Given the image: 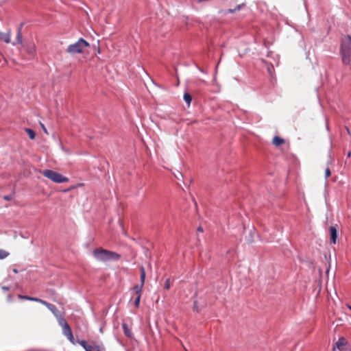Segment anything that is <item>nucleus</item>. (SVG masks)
I'll return each mask as SVG.
<instances>
[{"label":"nucleus","instance_id":"nucleus-1","mask_svg":"<svg viewBox=\"0 0 351 351\" xmlns=\"http://www.w3.org/2000/svg\"><path fill=\"white\" fill-rule=\"evenodd\" d=\"M93 256L99 261L107 262L110 261H118L121 255L117 252L98 247L93 251Z\"/></svg>","mask_w":351,"mask_h":351},{"label":"nucleus","instance_id":"nucleus-19","mask_svg":"<svg viewBox=\"0 0 351 351\" xmlns=\"http://www.w3.org/2000/svg\"><path fill=\"white\" fill-rule=\"evenodd\" d=\"M25 131L31 139H34V138L36 136V134L33 130L27 128V129H25Z\"/></svg>","mask_w":351,"mask_h":351},{"label":"nucleus","instance_id":"nucleus-5","mask_svg":"<svg viewBox=\"0 0 351 351\" xmlns=\"http://www.w3.org/2000/svg\"><path fill=\"white\" fill-rule=\"evenodd\" d=\"M332 350L333 351H351V346L346 338L341 337L334 343Z\"/></svg>","mask_w":351,"mask_h":351},{"label":"nucleus","instance_id":"nucleus-29","mask_svg":"<svg viewBox=\"0 0 351 351\" xmlns=\"http://www.w3.org/2000/svg\"><path fill=\"white\" fill-rule=\"evenodd\" d=\"M13 272L15 273V274H17L18 273V270L16 269H13Z\"/></svg>","mask_w":351,"mask_h":351},{"label":"nucleus","instance_id":"nucleus-23","mask_svg":"<svg viewBox=\"0 0 351 351\" xmlns=\"http://www.w3.org/2000/svg\"><path fill=\"white\" fill-rule=\"evenodd\" d=\"M13 197H14L13 195H5L3 197V199L6 201H11V200H12Z\"/></svg>","mask_w":351,"mask_h":351},{"label":"nucleus","instance_id":"nucleus-12","mask_svg":"<svg viewBox=\"0 0 351 351\" xmlns=\"http://www.w3.org/2000/svg\"><path fill=\"white\" fill-rule=\"evenodd\" d=\"M284 143L285 140L280 136H275L272 139V144L276 147H278Z\"/></svg>","mask_w":351,"mask_h":351},{"label":"nucleus","instance_id":"nucleus-15","mask_svg":"<svg viewBox=\"0 0 351 351\" xmlns=\"http://www.w3.org/2000/svg\"><path fill=\"white\" fill-rule=\"evenodd\" d=\"M19 298H20L21 299L29 300V301H34V302H39V303H41V302L43 300L42 299H40V298L29 297V296H27V295H19Z\"/></svg>","mask_w":351,"mask_h":351},{"label":"nucleus","instance_id":"nucleus-17","mask_svg":"<svg viewBox=\"0 0 351 351\" xmlns=\"http://www.w3.org/2000/svg\"><path fill=\"white\" fill-rule=\"evenodd\" d=\"M58 318V323L62 326V328L65 326H69L66 321L63 317H62L61 315H60Z\"/></svg>","mask_w":351,"mask_h":351},{"label":"nucleus","instance_id":"nucleus-6","mask_svg":"<svg viewBox=\"0 0 351 351\" xmlns=\"http://www.w3.org/2000/svg\"><path fill=\"white\" fill-rule=\"evenodd\" d=\"M42 304L45 305L49 311H51L53 314L56 317H58L60 314V311H58V309L56 308V306H54L53 304H51L50 303H48L45 300H42L41 303Z\"/></svg>","mask_w":351,"mask_h":351},{"label":"nucleus","instance_id":"nucleus-16","mask_svg":"<svg viewBox=\"0 0 351 351\" xmlns=\"http://www.w3.org/2000/svg\"><path fill=\"white\" fill-rule=\"evenodd\" d=\"M122 327H123V331H124V333L125 335L127 336V337H131L132 335V332L131 330L128 328L127 324H123L122 325Z\"/></svg>","mask_w":351,"mask_h":351},{"label":"nucleus","instance_id":"nucleus-30","mask_svg":"<svg viewBox=\"0 0 351 351\" xmlns=\"http://www.w3.org/2000/svg\"><path fill=\"white\" fill-rule=\"evenodd\" d=\"M347 306L351 310V305L347 304Z\"/></svg>","mask_w":351,"mask_h":351},{"label":"nucleus","instance_id":"nucleus-11","mask_svg":"<svg viewBox=\"0 0 351 351\" xmlns=\"http://www.w3.org/2000/svg\"><path fill=\"white\" fill-rule=\"evenodd\" d=\"M141 271V285H136L135 287H141V290H142L143 287L145 283V269L143 266H141L140 268Z\"/></svg>","mask_w":351,"mask_h":351},{"label":"nucleus","instance_id":"nucleus-27","mask_svg":"<svg viewBox=\"0 0 351 351\" xmlns=\"http://www.w3.org/2000/svg\"><path fill=\"white\" fill-rule=\"evenodd\" d=\"M95 350L100 351V350H99V347L98 346H95Z\"/></svg>","mask_w":351,"mask_h":351},{"label":"nucleus","instance_id":"nucleus-2","mask_svg":"<svg viewBox=\"0 0 351 351\" xmlns=\"http://www.w3.org/2000/svg\"><path fill=\"white\" fill-rule=\"evenodd\" d=\"M340 54L344 65H351V36H345L341 39Z\"/></svg>","mask_w":351,"mask_h":351},{"label":"nucleus","instance_id":"nucleus-10","mask_svg":"<svg viewBox=\"0 0 351 351\" xmlns=\"http://www.w3.org/2000/svg\"><path fill=\"white\" fill-rule=\"evenodd\" d=\"M23 23L20 25V27L18 29L17 35L15 41L12 43L13 45H16L17 44L22 43V34H21V28L23 27Z\"/></svg>","mask_w":351,"mask_h":351},{"label":"nucleus","instance_id":"nucleus-26","mask_svg":"<svg viewBox=\"0 0 351 351\" xmlns=\"http://www.w3.org/2000/svg\"><path fill=\"white\" fill-rule=\"evenodd\" d=\"M197 231L200 232H203V228L201 226H199V227L197 228Z\"/></svg>","mask_w":351,"mask_h":351},{"label":"nucleus","instance_id":"nucleus-14","mask_svg":"<svg viewBox=\"0 0 351 351\" xmlns=\"http://www.w3.org/2000/svg\"><path fill=\"white\" fill-rule=\"evenodd\" d=\"M79 344L86 350V351H93L95 350V347L88 345L85 340L80 341Z\"/></svg>","mask_w":351,"mask_h":351},{"label":"nucleus","instance_id":"nucleus-9","mask_svg":"<svg viewBox=\"0 0 351 351\" xmlns=\"http://www.w3.org/2000/svg\"><path fill=\"white\" fill-rule=\"evenodd\" d=\"M338 237V232L335 227L330 226V242L335 244L337 243Z\"/></svg>","mask_w":351,"mask_h":351},{"label":"nucleus","instance_id":"nucleus-7","mask_svg":"<svg viewBox=\"0 0 351 351\" xmlns=\"http://www.w3.org/2000/svg\"><path fill=\"white\" fill-rule=\"evenodd\" d=\"M133 291L134 293V295H136L134 300V305L136 308H138L142 293V290H141V287H134Z\"/></svg>","mask_w":351,"mask_h":351},{"label":"nucleus","instance_id":"nucleus-20","mask_svg":"<svg viewBox=\"0 0 351 351\" xmlns=\"http://www.w3.org/2000/svg\"><path fill=\"white\" fill-rule=\"evenodd\" d=\"M191 96L190 94L186 93L184 95V100L189 105L191 101Z\"/></svg>","mask_w":351,"mask_h":351},{"label":"nucleus","instance_id":"nucleus-13","mask_svg":"<svg viewBox=\"0 0 351 351\" xmlns=\"http://www.w3.org/2000/svg\"><path fill=\"white\" fill-rule=\"evenodd\" d=\"M0 40L9 43L10 42V32H8L6 33L1 32L0 33Z\"/></svg>","mask_w":351,"mask_h":351},{"label":"nucleus","instance_id":"nucleus-24","mask_svg":"<svg viewBox=\"0 0 351 351\" xmlns=\"http://www.w3.org/2000/svg\"><path fill=\"white\" fill-rule=\"evenodd\" d=\"M331 174V172H330V170L329 168H326L325 169V178H328Z\"/></svg>","mask_w":351,"mask_h":351},{"label":"nucleus","instance_id":"nucleus-21","mask_svg":"<svg viewBox=\"0 0 351 351\" xmlns=\"http://www.w3.org/2000/svg\"><path fill=\"white\" fill-rule=\"evenodd\" d=\"M8 255L9 253L8 252L0 249V259L5 258Z\"/></svg>","mask_w":351,"mask_h":351},{"label":"nucleus","instance_id":"nucleus-8","mask_svg":"<svg viewBox=\"0 0 351 351\" xmlns=\"http://www.w3.org/2000/svg\"><path fill=\"white\" fill-rule=\"evenodd\" d=\"M62 332L72 343H75L73 332L69 326L64 327Z\"/></svg>","mask_w":351,"mask_h":351},{"label":"nucleus","instance_id":"nucleus-18","mask_svg":"<svg viewBox=\"0 0 351 351\" xmlns=\"http://www.w3.org/2000/svg\"><path fill=\"white\" fill-rule=\"evenodd\" d=\"M36 51L35 46L34 44H31L27 48V52L30 55H34Z\"/></svg>","mask_w":351,"mask_h":351},{"label":"nucleus","instance_id":"nucleus-3","mask_svg":"<svg viewBox=\"0 0 351 351\" xmlns=\"http://www.w3.org/2000/svg\"><path fill=\"white\" fill-rule=\"evenodd\" d=\"M88 47H89V43L84 38H80L76 43L69 45L66 51L71 55L82 53L84 49Z\"/></svg>","mask_w":351,"mask_h":351},{"label":"nucleus","instance_id":"nucleus-4","mask_svg":"<svg viewBox=\"0 0 351 351\" xmlns=\"http://www.w3.org/2000/svg\"><path fill=\"white\" fill-rule=\"evenodd\" d=\"M43 175L56 183H63L69 182L66 177L53 170L47 169L43 171Z\"/></svg>","mask_w":351,"mask_h":351},{"label":"nucleus","instance_id":"nucleus-28","mask_svg":"<svg viewBox=\"0 0 351 351\" xmlns=\"http://www.w3.org/2000/svg\"><path fill=\"white\" fill-rule=\"evenodd\" d=\"M2 289H3V290H6V291L9 290V288H8V287H2Z\"/></svg>","mask_w":351,"mask_h":351},{"label":"nucleus","instance_id":"nucleus-22","mask_svg":"<svg viewBox=\"0 0 351 351\" xmlns=\"http://www.w3.org/2000/svg\"><path fill=\"white\" fill-rule=\"evenodd\" d=\"M165 288L166 289H169L171 288L170 279L169 278H167L166 280L165 283Z\"/></svg>","mask_w":351,"mask_h":351},{"label":"nucleus","instance_id":"nucleus-25","mask_svg":"<svg viewBox=\"0 0 351 351\" xmlns=\"http://www.w3.org/2000/svg\"><path fill=\"white\" fill-rule=\"evenodd\" d=\"M40 126H41L43 130L44 131V132L46 134H48L47 130L46 128L45 127L44 124L42 123H40Z\"/></svg>","mask_w":351,"mask_h":351}]
</instances>
